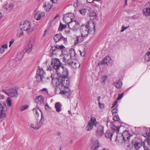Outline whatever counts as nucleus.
<instances>
[{"label":"nucleus","instance_id":"3c124183","mask_svg":"<svg viewBox=\"0 0 150 150\" xmlns=\"http://www.w3.org/2000/svg\"><path fill=\"white\" fill-rule=\"evenodd\" d=\"M112 112L113 115H114V114H115L117 112V108H115L112 109Z\"/></svg>","mask_w":150,"mask_h":150},{"label":"nucleus","instance_id":"4c0bfd02","mask_svg":"<svg viewBox=\"0 0 150 150\" xmlns=\"http://www.w3.org/2000/svg\"><path fill=\"white\" fill-rule=\"evenodd\" d=\"M8 48V45L7 44H4L0 48V54L3 53L5 51V49Z\"/></svg>","mask_w":150,"mask_h":150},{"label":"nucleus","instance_id":"09e8293b","mask_svg":"<svg viewBox=\"0 0 150 150\" xmlns=\"http://www.w3.org/2000/svg\"><path fill=\"white\" fill-rule=\"evenodd\" d=\"M113 120L115 121H119L120 118L118 115H115L113 117Z\"/></svg>","mask_w":150,"mask_h":150},{"label":"nucleus","instance_id":"9b49d317","mask_svg":"<svg viewBox=\"0 0 150 150\" xmlns=\"http://www.w3.org/2000/svg\"><path fill=\"white\" fill-rule=\"evenodd\" d=\"M58 77L67 78L69 75V71L67 68L62 67V69H60V71L57 72Z\"/></svg>","mask_w":150,"mask_h":150},{"label":"nucleus","instance_id":"8fccbe9b","mask_svg":"<svg viewBox=\"0 0 150 150\" xmlns=\"http://www.w3.org/2000/svg\"><path fill=\"white\" fill-rule=\"evenodd\" d=\"M6 108V105L4 103H0V110Z\"/></svg>","mask_w":150,"mask_h":150},{"label":"nucleus","instance_id":"423d86ee","mask_svg":"<svg viewBox=\"0 0 150 150\" xmlns=\"http://www.w3.org/2000/svg\"><path fill=\"white\" fill-rule=\"evenodd\" d=\"M68 27L71 30L76 31L78 30L80 27L79 22L76 20H73L68 24Z\"/></svg>","mask_w":150,"mask_h":150},{"label":"nucleus","instance_id":"393cba45","mask_svg":"<svg viewBox=\"0 0 150 150\" xmlns=\"http://www.w3.org/2000/svg\"><path fill=\"white\" fill-rule=\"evenodd\" d=\"M142 13L145 16H150V8L146 6V8L143 9Z\"/></svg>","mask_w":150,"mask_h":150},{"label":"nucleus","instance_id":"39448f33","mask_svg":"<svg viewBox=\"0 0 150 150\" xmlns=\"http://www.w3.org/2000/svg\"><path fill=\"white\" fill-rule=\"evenodd\" d=\"M61 87L63 90H69V86L70 85V80L68 78H61Z\"/></svg>","mask_w":150,"mask_h":150},{"label":"nucleus","instance_id":"e2e57ef3","mask_svg":"<svg viewBox=\"0 0 150 150\" xmlns=\"http://www.w3.org/2000/svg\"><path fill=\"white\" fill-rule=\"evenodd\" d=\"M47 33H48V31L47 30H45L44 31V34L43 35V36H45V35H46L47 34Z\"/></svg>","mask_w":150,"mask_h":150},{"label":"nucleus","instance_id":"c756f323","mask_svg":"<svg viewBox=\"0 0 150 150\" xmlns=\"http://www.w3.org/2000/svg\"><path fill=\"white\" fill-rule=\"evenodd\" d=\"M62 105L59 102H57L55 104V108L57 112H60L62 110Z\"/></svg>","mask_w":150,"mask_h":150},{"label":"nucleus","instance_id":"2f4dec72","mask_svg":"<svg viewBox=\"0 0 150 150\" xmlns=\"http://www.w3.org/2000/svg\"><path fill=\"white\" fill-rule=\"evenodd\" d=\"M85 37H82L81 35V36H77L76 37V40L74 42L75 45H76L78 43H80L83 41V38Z\"/></svg>","mask_w":150,"mask_h":150},{"label":"nucleus","instance_id":"58836bf2","mask_svg":"<svg viewBox=\"0 0 150 150\" xmlns=\"http://www.w3.org/2000/svg\"><path fill=\"white\" fill-rule=\"evenodd\" d=\"M66 27V25H63L61 23H60L58 30L59 31H62Z\"/></svg>","mask_w":150,"mask_h":150},{"label":"nucleus","instance_id":"7ed1b4c3","mask_svg":"<svg viewBox=\"0 0 150 150\" xmlns=\"http://www.w3.org/2000/svg\"><path fill=\"white\" fill-rule=\"evenodd\" d=\"M32 23L29 21H26L20 24V26L23 30L26 32L28 34H30L34 30V28L33 25Z\"/></svg>","mask_w":150,"mask_h":150},{"label":"nucleus","instance_id":"49530a36","mask_svg":"<svg viewBox=\"0 0 150 150\" xmlns=\"http://www.w3.org/2000/svg\"><path fill=\"white\" fill-rule=\"evenodd\" d=\"M7 105L8 106L10 107L11 105V99L9 97H8L7 99Z\"/></svg>","mask_w":150,"mask_h":150},{"label":"nucleus","instance_id":"bb28decb","mask_svg":"<svg viewBox=\"0 0 150 150\" xmlns=\"http://www.w3.org/2000/svg\"><path fill=\"white\" fill-rule=\"evenodd\" d=\"M144 148L145 150H150V139H148L144 143Z\"/></svg>","mask_w":150,"mask_h":150},{"label":"nucleus","instance_id":"7c9ffc66","mask_svg":"<svg viewBox=\"0 0 150 150\" xmlns=\"http://www.w3.org/2000/svg\"><path fill=\"white\" fill-rule=\"evenodd\" d=\"M113 135L112 132L111 130H107L105 134L106 137L108 138H109L111 141H112V137Z\"/></svg>","mask_w":150,"mask_h":150},{"label":"nucleus","instance_id":"69168bd1","mask_svg":"<svg viewBox=\"0 0 150 150\" xmlns=\"http://www.w3.org/2000/svg\"><path fill=\"white\" fill-rule=\"evenodd\" d=\"M4 98V96L1 95H0V99H3Z\"/></svg>","mask_w":150,"mask_h":150},{"label":"nucleus","instance_id":"6e6552de","mask_svg":"<svg viewBox=\"0 0 150 150\" xmlns=\"http://www.w3.org/2000/svg\"><path fill=\"white\" fill-rule=\"evenodd\" d=\"M96 118L94 117H91V118L90 120L88 123V125L86 127V129L87 131H89L91 130L93 127V125L95 127L97 126V122H96Z\"/></svg>","mask_w":150,"mask_h":150},{"label":"nucleus","instance_id":"c85d7f7f","mask_svg":"<svg viewBox=\"0 0 150 150\" xmlns=\"http://www.w3.org/2000/svg\"><path fill=\"white\" fill-rule=\"evenodd\" d=\"M41 117L40 121L38 122H37L35 124L36 125V127H38V129L41 127L42 125L43 122L44 121V118H43V114L42 112H41Z\"/></svg>","mask_w":150,"mask_h":150},{"label":"nucleus","instance_id":"f704fd0d","mask_svg":"<svg viewBox=\"0 0 150 150\" xmlns=\"http://www.w3.org/2000/svg\"><path fill=\"white\" fill-rule=\"evenodd\" d=\"M23 32L22 29H20L17 31L16 36L19 38H21L24 36Z\"/></svg>","mask_w":150,"mask_h":150},{"label":"nucleus","instance_id":"79ce46f5","mask_svg":"<svg viewBox=\"0 0 150 150\" xmlns=\"http://www.w3.org/2000/svg\"><path fill=\"white\" fill-rule=\"evenodd\" d=\"M111 127L112 129L116 131L117 133H119L120 129L119 127H116L114 125H113Z\"/></svg>","mask_w":150,"mask_h":150},{"label":"nucleus","instance_id":"a211bd4d","mask_svg":"<svg viewBox=\"0 0 150 150\" xmlns=\"http://www.w3.org/2000/svg\"><path fill=\"white\" fill-rule=\"evenodd\" d=\"M104 133L103 127L101 125L98 127L97 130L96 132V135L97 136L100 137L102 136Z\"/></svg>","mask_w":150,"mask_h":150},{"label":"nucleus","instance_id":"f257e3e1","mask_svg":"<svg viewBox=\"0 0 150 150\" xmlns=\"http://www.w3.org/2000/svg\"><path fill=\"white\" fill-rule=\"evenodd\" d=\"M65 48V47L62 45H59L56 44L54 46H52L50 49L51 56L53 57L54 55L59 54L61 53L62 54L60 55V56H62V54L63 56L62 58V61L64 63H66V59L69 57V54L67 51L63 50Z\"/></svg>","mask_w":150,"mask_h":150},{"label":"nucleus","instance_id":"774afa93","mask_svg":"<svg viewBox=\"0 0 150 150\" xmlns=\"http://www.w3.org/2000/svg\"><path fill=\"white\" fill-rule=\"evenodd\" d=\"M59 16V15L57 14L54 18L53 19L54 20L56 19Z\"/></svg>","mask_w":150,"mask_h":150},{"label":"nucleus","instance_id":"cd10ccee","mask_svg":"<svg viewBox=\"0 0 150 150\" xmlns=\"http://www.w3.org/2000/svg\"><path fill=\"white\" fill-rule=\"evenodd\" d=\"M89 16L91 20H95L98 18V15L94 11H91L89 14Z\"/></svg>","mask_w":150,"mask_h":150},{"label":"nucleus","instance_id":"5701e85b","mask_svg":"<svg viewBox=\"0 0 150 150\" xmlns=\"http://www.w3.org/2000/svg\"><path fill=\"white\" fill-rule=\"evenodd\" d=\"M45 13L44 12L40 11H38L35 15L34 18L37 20H40L45 16Z\"/></svg>","mask_w":150,"mask_h":150},{"label":"nucleus","instance_id":"aec40b11","mask_svg":"<svg viewBox=\"0 0 150 150\" xmlns=\"http://www.w3.org/2000/svg\"><path fill=\"white\" fill-rule=\"evenodd\" d=\"M51 78V77H45V76H43L39 79H37V81L38 82L41 81L43 83H48L50 81Z\"/></svg>","mask_w":150,"mask_h":150},{"label":"nucleus","instance_id":"864d4df0","mask_svg":"<svg viewBox=\"0 0 150 150\" xmlns=\"http://www.w3.org/2000/svg\"><path fill=\"white\" fill-rule=\"evenodd\" d=\"M30 127L32 128H33L34 129H38L39 127H36L35 124H31L30 125Z\"/></svg>","mask_w":150,"mask_h":150},{"label":"nucleus","instance_id":"4468645a","mask_svg":"<svg viewBox=\"0 0 150 150\" xmlns=\"http://www.w3.org/2000/svg\"><path fill=\"white\" fill-rule=\"evenodd\" d=\"M45 72L44 71L42 68L38 66V69L37 70L36 79L40 78L43 76H45Z\"/></svg>","mask_w":150,"mask_h":150},{"label":"nucleus","instance_id":"a19ab883","mask_svg":"<svg viewBox=\"0 0 150 150\" xmlns=\"http://www.w3.org/2000/svg\"><path fill=\"white\" fill-rule=\"evenodd\" d=\"M87 10L86 9H82L79 10L80 13L83 15H84L87 13Z\"/></svg>","mask_w":150,"mask_h":150},{"label":"nucleus","instance_id":"0eeeda50","mask_svg":"<svg viewBox=\"0 0 150 150\" xmlns=\"http://www.w3.org/2000/svg\"><path fill=\"white\" fill-rule=\"evenodd\" d=\"M51 78L52 80L51 82L54 86L57 88H59L60 90H62V88H61V77H59L57 78H52V75H51Z\"/></svg>","mask_w":150,"mask_h":150},{"label":"nucleus","instance_id":"603ef678","mask_svg":"<svg viewBox=\"0 0 150 150\" xmlns=\"http://www.w3.org/2000/svg\"><path fill=\"white\" fill-rule=\"evenodd\" d=\"M129 27V26H128L125 27L124 26L122 25V30H120V32H123L125 30L128 28Z\"/></svg>","mask_w":150,"mask_h":150},{"label":"nucleus","instance_id":"1a4fd4ad","mask_svg":"<svg viewBox=\"0 0 150 150\" xmlns=\"http://www.w3.org/2000/svg\"><path fill=\"white\" fill-rule=\"evenodd\" d=\"M66 63H67L69 65L71 66L73 69H75L79 68L80 66L79 62L75 59H68L67 61H66Z\"/></svg>","mask_w":150,"mask_h":150},{"label":"nucleus","instance_id":"c9c22d12","mask_svg":"<svg viewBox=\"0 0 150 150\" xmlns=\"http://www.w3.org/2000/svg\"><path fill=\"white\" fill-rule=\"evenodd\" d=\"M69 54L70 55L69 59H71L72 57H75L76 56L75 50L73 49H72L69 50Z\"/></svg>","mask_w":150,"mask_h":150},{"label":"nucleus","instance_id":"a18cd8bd","mask_svg":"<svg viewBox=\"0 0 150 150\" xmlns=\"http://www.w3.org/2000/svg\"><path fill=\"white\" fill-rule=\"evenodd\" d=\"M28 105H24L20 108V110L21 111H22L27 109L28 108Z\"/></svg>","mask_w":150,"mask_h":150},{"label":"nucleus","instance_id":"9d476101","mask_svg":"<svg viewBox=\"0 0 150 150\" xmlns=\"http://www.w3.org/2000/svg\"><path fill=\"white\" fill-rule=\"evenodd\" d=\"M74 17V14L69 13L63 15V20L65 23H68V24L70 22V21L73 20Z\"/></svg>","mask_w":150,"mask_h":150},{"label":"nucleus","instance_id":"13d9d810","mask_svg":"<svg viewBox=\"0 0 150 150\" xmlns=\"http://www.w3.org/2000/svg\"><path fill=\"white\" fill-rule=\"evenodd\" d=\"M99 107L101 109L103 108H104V105L103 104H102L100 103L99 102H98Z\"/></svg>","mask_w":150,"mask_h":150},{"label":"nucleus","instance_id":"a878e982","mask_svg":"<svg viewBox=\"0 0 150 150\" xmlns=\"http://www.w3.org/2000/svg\"><path fill=\"white\" fill-rule=\"evenodd\" d=\"M7 107H6V108H5L4 109H2L0 110V121H2L5 117L6 115L5 111Z\"/></svg>","mask_w":150,"mask_h":150},{"label":"nucleus","instance_id":"6ab92c4d","mask_svg":"<svg viewBox=\"0 0 150 150\" xmlns=\"http://www.w3.org/2000/svg\"><path fill=\"white\" fill-rule=\"evenodd\" d=\"M35 100L37 105H41L43 103L44 99L42 96L40 95L36 97Z\"/></svg>","mask_w":150,"mask_h":150},{"label":"nucleus","instance_id":"ddd939ff","mask_svg":"<svg viewBox=\"0 0 150 150\" xmlns=\"http://www.w3.org/2000/svg\"><path fill=\"white\" fill-rule=\"evenodd\" d=\"M112 62L109 56H106L102 61L98 63V65L99 66L100 65L104 64L106 63L108 65L111 66L112 64Z\"/></svg>","mask_w":150,"mask_h":150},{"label":"nucleus","instance_id":"f03ea898","mask_svg":"<svg viewBox=\"0 0 150 150\" xmlns=\"http://www.w3.org/2000/svg\"><path fill=\"white\" fill-rule=\"evenodd\" d=\"M95 25L94 22L87 25H82L80 27V32L82 37H86L89 34L93 33L95 31Z\"/></svg>","mask_w":150,"mask_h":150},{"label":"nucleus","instance_id":"4d7b16f0","mask_svg":"<svg viewBox=\"0 0 150 150\" xmlns=\"http://www.w3.org/2000/svg\"><path fill=\"white\" fill-rule=\"evenodd\" d=\"M52 69V67L51 65H48L47 66V71H51Z\"/></svg>","mask_w":150,"mask_h":150},{"label":"nucleus","instance_id":"ea45409f","mask_svg":"<svg viewBox=\"0 0 150 150\" xmlns=\"http://www.w3.org/2000/svg\"><path fill=\"white\" fill-rule=\"evenodd\" d=\"M145 60L146 62L150 61V51L148 52L146 54Z\"/></svg>","mask_w":150,"mask_h":150},{"label":"nucleus","instance_id":"680f3d73","mask_svg":"<svg viewBox=\"0 0 150 150\" xmlns=\"http://www.w3.org/2000/svg\"><path fill=\"white\" fill-rule=\"evenodd\" d=\"M65 33L67 34H69L71 33V31L70 30H68V31L66 30L65 31Z\"/></svg>","mask_w":150,"mask_h":150},{"label":"nucleus","instance_id":"c03bdc74","mask_svg":"<svg viewBox=\"0 0 150 150\" xmlns=\"http://www.w3.org/2000/svg\"><path fill=\"white\" fill-rule=\"evenodd\" d=\"M107 76H103L102 77V83L103 85H104L105 84V81L107 79Z\"/></svg>","mask_w":150,"mask_h":150},{"label":"nucleus","instance_id":"b1692460","mask_svg":"<svg viewBox=\"0 0 150 150\" xmlns=\"http://www.w3.org/2000/svg\"><path fill=\"white\" fill-rule=\"evenodd\" d=\"M60 93L61 94H63L67 96V98L69 99L71 98V93L70 92L69 89V91H68L67 90H61Z\"/></svg>","mask_w":150,"mask_h":150},{"label":"nucleus","instance_id":"72a5a7b5","mask_svg":"<svg viewBox=\"0 0 150 150\" xmlns=\"http://www.w3.org/2000/svg\"><path fill=\"white\" fill-rule=\"evenodd\" d=\"M33 111L35 115L36 118H38L39 115V112H41L40 110H39L38 108H33L32 110Z\"/></svg>","mask_w":150,"mask_h":150},{"label":"nucleus","instance_id":"4be33fe9","mask_svg":"<svg viewBox=\"0 0 150 150\" xmlns=\"http://www.w3.org/2000/svg\"><path fill=\"white\" fill-rule=\"evenodd\" d=\"M100 144L98 140H95L93 144L91 147V150H96L100 146Z\"/></svg>","mask_w":150,"mask_h":150},{"label":"nucleus","instance_id":"e433bc0d","mask_svg":"<svg viewBox=\"0 0 150 150\" xmlns=\"http://www.w3.org/2000/svg\"><path fill=\"white\" fill-rule=\"evenodd\" d=\"M122 84V83L120 80H119L114 83V85L117 88H121Z\"/></svg>","mask_w":150,"mask_h":150},{"label":"nucleus","instance_id":"de8ad7c7","mask_svg":"<svg viewBox=\"0 0 150 150\" xmlns=\"http://www.w3.org/2000/svg\"><path fill=\"white\" fill-rule=\"evenodd\" d=\"M134 146L135 148L136 149H137L141 146V144L138 142H136Z\"/></svg>","mask_w":150,"mask_h":150},{"label":"nucleus","instance_id":"bf43d9fd","mask_svg":"<svg viewBox=\"0 0 150 150\" xmlns=\"http://www.w3.org/2000/svg\"><path fill=\"white\" fill-rule=\"evenodd\" d=\"M14 40L12 39L11 41L10 42V45H9V47H10L11 45L14 42Z\"/></svg>","mask_w":150,"mask_h":150},{"label":"nucleus","instance_id":"338daca9","mask_svg":"<svg viewBox=\"0 0 150 150\" xmlns=\"http://www.w3.org/2000/svg\"><path fill=\"white\" fill-rule=\"evenodd\" d=\"M61 133L60 132H58L57 133V135L59 137H60L61 135Z\"/></svg>","mask_w":150,"mask_h":150},{"label":"nucleus","instance_id":"0e129e2a","mask_svg":"<svg viewBox=\"0 0 150 150\" xmlns=\"http://www.w3.org/2000/svg\"><path fill=\"white\" fill-rule=\"evenodd\" d=\"M51 1L54 4L57 3V0H51Z\"/></svg>","mask_w":150,"mask_h":150},{"label":"nucleus","instance_id":"20e7f679","mask_svg":"<svg viewBox=\"0 0 150 150\" xmlns=\"http://www.w3.org/2000/svg\"><path fill=\"white\" fill-rule=\"evenodd\" d=\"M51 64L53 68L56 70L57 73L59 72L60 69H62V67L61 66L62 63L58 59H53Z\"/></svg>","mask_w":150,"mask_h":150},{"label":"nucleus","instance_id":"37998d69","mask_svg":"<svg viewBox=\"0 0 150 150\" xmlns=\"http://www.w3.org/2000/svg\"><path fill=\"white\" fill-rule=\"evenodd\" d=\"M123 140V138L121 135L120 136L118 137V135H117L116 139H115V141H118L119 142H121Z\"/></svg>","mask_w":150,"mask_h":150},{"label":"nucleus","instance_id":"052dcab7","mask_svg":"<svg viewBox=\"0 0 150 150\" xmlns=\"http://www.w3.org/2000/svg\"><path fill=\"white\" fill-rule=\"evenodd\" d=\"M146 6L150 8V1L146 4Z\"/></svg>","mask_w":150,"mask_h":150},{"label":"nucleus","instance_id":"6e6d98bb","mask_svg":"<svg viewBox=\"0 0 150 150\" xmlns=\"http://www.w3.org/2000/svg\"><path fill=\"white\" fill-rule=\"evenodd\" d=\"M2 91L3 92L5 93L6 94L7 96H9V94H8L9 93V89H8V91H5L4 90H2Z\"/></svg>","mask_w":150,"mask_h":150},{"label":"nucleus","instance_id":"412c9836","mask_svg":"<svg viewBox=\"0 0 150 150\" xmlns=\"http://www.w3.org/2000/svg\"><path fill=\"white\" fill-rule=\"evenodd\" d=\"M14 4L12 3H10L9 4H6L4 8L6 11L8 12L11 11L13 9Z\"/></svg>","mask_w":150,"mask_h":150},{"label":"nucleus","instance_id":"f3484780","mask_svg":"<svg viewBox=\"0 0 150 150\" xmlns=\"http://www.w3.org/2000/svg\"><path fill=\"white\" fill-rule=\"evenodd\" d=\"M123 138V140L125 142H128L130 139V136L127 131H125L121 135Z\"/></svg>","mask_w":150,"mask_h":150},{"label":"nucleus","instance_id":"5fc2aeb1","mask_svg":"<svg viewBox=\"0 0 150 150\" xmlns=\"http://www.w3.org/2000/svg\"><path fill=\"white\" fill-rule=\"evenodd\" d=\"M123 93H122L121 94H119L118 97L117 99V100H119L121 99L123 97Z\"/></svg>","mask_w":150,"mask_h":150},{"label":"nucleus","instance_id":"473e14b6","mask_svg":"<svg viewBox=\"0 0 150 150\" xmlns=\"http://www.w3.org/2000/svg\"><path fill=\"white\" fill-rule=\"evenodd\" d=\"M52 7L51 4L49 2H45V3L44 8L46 11H49Z\"/></svg>","mask_w":150,"mask_h":150},{"label":"nucleus","instance_id":"f8f14e48","mask_svg":"<svg viewBox=\"0 0 150 150\" xmlns=\"http://www.w3.org/2000/svg\"><path fill=\"white\" fill-rule=\"evenodd\" d=\"M54 40L56 44H57L58 42L63 41L64 42H66L67 40V38L63 37L60 34H57L54 36Z\"/></svg>","mask_w":150,"mask_h":150},{"label":"nucleus","instance_id":"dca6fc26","mask_svg":"<svg viewBox=\"0 0 150 150\" xmlns=\"http://www.w3.org/2000/svg\"><path fill=\"white\" fill-rule=\"evenodd\" d=\"M9 96L10 97H13L17 96L18 90L16 88H11L9 89Z\"/></svg>","mask_w":150,"mask_h":150},{"label":"nucleus","instance_id":"2eb2a0df","mask_svg":"<svg viewBox=\"0 0 150 150\" xmlns=\"http://www.w3.org/2000/svg\"><path fill=\"white\" fill-rule=\"evenodd\" d=\"M34 45V41L30 40L25 48V50L28 53L30 52L31 51Z\"/></svg>","mask_w":150,"mask_h":150}]
</instances>
